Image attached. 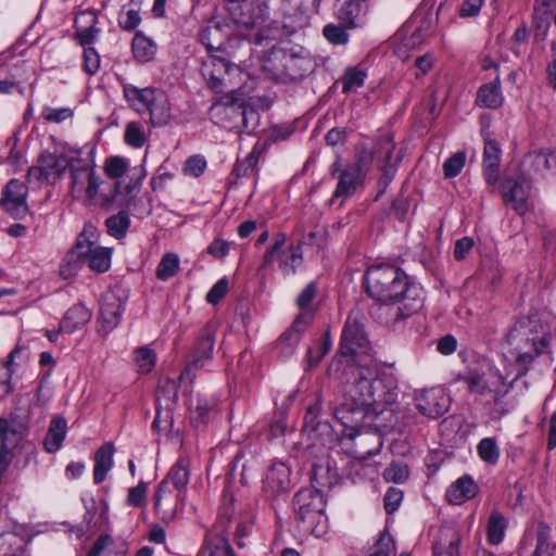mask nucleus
<instances>
[{
  "label": "nucleus",
  "mask_w": 556,
  "mask_h": 556,
  "mask_svg": "<svg viewBox=\"0 0 556 556\" xmlns=\"http://www.w3.org/2000/svg\"><path fill=\"white\" fill-rule=\"evenodd\" d=\"M291 488V469L282 462L274 463L264 480V489L271 495L287 492Z\"/></svg>",
  "instance_id": "5701e85b"
},
{
  "label": "nucleus",
  "mask_w": 556,
  "mask_h": 556,
  "mask_svg": "<svg viewBox=\"0 0 556 556\" xmlns=\"http://www.w3.org/2000/svg\"><path fill=\"white\" fill-rule=\"evenodd\" d=\"M530 190L531 182L525 175L506 178L502 187L503 200L519 215H523L529 210Z\"/></svg>",
  "instance_id": "4468645a"
},
{
  "label": "nucleus",
  "mask_w": 556,
  "mask_h": 556,
  "mask_svg": "<svg viewBox=\"0 0 556 556\" xmlns=\"http://www.w3.org/2000/svg\"><path fill=\"white\" fill-rule=\"evenodd\" d=\"M317 293V286L315 282H309L302 292L296 298V305L303 312H312L314 315V311L312 307V302L315 299Z\"/></svg>",
  "instance_id": "603ef678"
},
{
  "label": "nucleus",
  "mask_w": 556,
  "mask_h": 556,
  "mask_svg": "<svg viewBox=\"0 0 556 556\" xmlns=\"http://www.w3.org/2000/svg\"><path fill=\"white\" fill-rule=\"evenodd\" d=\"M323 34L333 45H345L349 40L348 33L342 27L333 24L326 25Z\"/></svg>",
  "instance_id": "6e6d98bb"
},
{
  "label": "nucleus",
  "mask_w": 556,
  "mask_h": 556,
  "mask_svg": "<svg viewBox=\"0 0 556 556\" xmlns=\"http://www.w3.org/2000/svg\"><path fill=\"white\" fill-rule=\"evenodd\" d=\"M478 491L475 481L468 477L457 479L446 491V497L450 503L460 505L464 502L472 498Z\"/></svg>",
  "instance_id": "c756f323"
},
{
  "label": "nucleus",
  "mask_w": 556,
  "mask_h": 556,
  "mask_svg": "<svg viewBox=\"0 0 556 556\" xmlns=\"http://www.w3.org/2000/svg\"><path fill=\"white\" fill-rule=\"evenodd\" d=\"M504 102L501 89V79L496 75L493 81L482 85L478 92L476 103L488 109H498Z\"/></svg>",
  "instance_id": "c85d7f7f"
},
{
  "label": "nucleus",
  "mask_w": 556,
  "mask_h": 556,
  "mask_svg": "<svg viewBox=\"0 0 556 556\" xmlns=\"http://www.w3.org/2000/svg\"><path fill=\"white\" fill-rule=\"evenodd\" d=\"M367 74L365 71L357 67L348 68L342 77V91L349 93L353 90L361 88Z\"/></svg>",
  "instance_id": "37998d69"
},
{
  "label": "nucleus",
  "mask_w": 556,
  "mask_h": 556,
  "mask_svg": "<svg viewBox=\"0 0 556 556\" xmlns=\"http://www.w3.org/2000/svg\"><path fill=\"white\" fill-rule=\"evenodd\" d=\"M20 346H15L9 354L7 362L0 364V397H5L13 392L12 375L14 361L22 353Z\"/></svg>",
  "instance_id": "72a5a7b5"
},
{
  "label": "nucleus",
  "mask_w": 556,
  "mask_h": 556,
  "mask_svg": "<svg viewBox=\"0 0 556 556\" xmlns=\"http://www.w3.org/2000/svg\"><path fill=\"white\" fill-rule=\"evenodd\" d=\"M205 165L203 157L193 155L186 161L184 172L186 175L199 177L204 172Z\"/></svg>",
  "instance_id": "680f3d73"
},
{
  "label": "nucleus",
  "mask_w": 556,
  "mask_h": 556,
  "mask_svg": "<svg viewBox=\"0 0 556 556\" xmlns=\"http://www.w3.org/2000/svg\"><path fill=\"white\" fill-rule=\"evenodd\" d=\"M124 94L128 103L137 111H149L153 126L166 125L170 117V103L165 92L151 88L140 89L132 85L124 86Z\"/></svg>",
  "instance_id": "423d86ee"
},
{
  "label": "nucleus",
  "mask_w": 556,
  "mask_h": 556,
  "mask_svg": "<svg viewBox=\"0 0 556 556\" xmlns=\"http://www.w3.org/2000/svg\"><path fill=\"white\" fill-rule=\"evenodd\" d=\"M506 527L505 517L498 510H493L486 526L488 541L493 545L500 544L504 539Z\"/></svg>",
  "instance_id": "4c0bfd02"
},
{
  "label": "nucleus",
  "mask_w": 556,
  "mask_h": 556,
  "mask_svg": "<svg viewBox=\"0 0 556 556\" xmlns=\"http://www.w3.org/2000/svg\"><path fill=\"white\" fill-rule=\"evenodd\" d=\"M97 23L98 16L93 11H84L76 16L75 36L81 46L89 47L97 40L100 34Z\"/></svg>",
  "instance_id": "393cba45"
},
{
  "label": "nucleus",
  "mask_w": 556,
  "mask_h": 556,
  "mask_svg": "<svg viewBox=\"0 0 556 556\" xmlns=\"http://www.w3.org/2000/svg\"><path fill=\"white\" fill-rule=\"evenodd\" d=\"M105 224L109 233L118 238L125 235L129 226V218L125 212H121L117 215L109 217Z\"/></svg>",
  "instance_id": "49530a36"
},
{
  "label": "nucleus",
  "mask_w": 556,
  "mask_h": 556,
  "mask_svg": "<svg viewBox=\"0 0 556 556\" xmlns=\"http://www.w3.org/2000/svg\"><path fill=\"white\" fill-rule=\"evenodd\" d=\"M67 432V422L63 417H54L50 421L48 432L43 439V447L48 453L58 452Z\"/></svg>",
  "instance_id": "2f4dec72"
},
{
  "label": "nucleus",
  "mask_w": 556,
  "mask_h": 556,
  "mask_svg": "<svg viewBox=\"0 0 556 556\" xmlns=\"http://www.w3.org/2000/svg\"><path fill=\"white\" fill-rule=\"evenodd\" d=\"M312 320V312H303L296 316L291 327L277 340L276 350L280 356L287 358L294 354L303 333L306 331Z\"/></svg>",
  "instance_id": "a211bd4d"
},
{
  "label": "nucleus",
  "mask_w": 556,
  "mask_h": 556,
  "mask_svg": "<svg viewBox=\"0 0 556 556\" xmlns=\"http://www.w3.org/2000/svg\"><path fill=\"white\" fill-rule=\"evenodd\" d=\"M100 66V55L92 47H86L84 50V68L89 75L98 72Z\"/></svg>",
  "instance_id": "bf43d9fd"
},
{
  "label": "nucleus",
  "mask_w": 556,
  "mask_h": 556,
  "mask_svg": "<svg viewBox=\"0 0 556 556\" xmlns=\"http://www.w3.org/2000/svg\"><path fill=\"white\" fill-rule=\"evenodd\" d=\"M293 506L296 518L305 531H309L316 536L326 533L327 517L321 492L312 488L303 489L295 494Z\"/></svg>",
  "instance_id": "0eeeda50"
},
{
  "label": "nucleus",
  "mask_w": 556,
  "mask_h": 556,
  "mask_svg": "<svg viewBox=\"0 0 556 556\" xmlns=\"http://www.w3.org/2000/svg\"><path fill=\"white\" fill-rule=\"evenodd\" d=\"M228 281L226 279L218 280L207 292L206 301L210 304H217L227 293Z\"/></svg>",
  "instance_id": "0e129e2a"
},
{
  "label": "nucleus",
  "mask_w": 556,
  "mask_h": 556,
  "mask_svg": "<svg viewBox=\"0 0 556 556\" xmlns=\"http://www.w3.org/2000/svg\"><path fill=\"white\" fill-rule=\"evenodd\" d=\"M285 241L286 236L283 233H279L276 236L275 242L267 249L264 255V266H269L276 258L279 261V256L282 253Z\"/></svg>",
  "instance_id": "4d7b16f0"
},
{
  "label": "nucleus",
  "mask_w": 556,
  "mask_h": 556,
  "mask_svg": "<svg viewBox=\"0 0 556 556\" xmlns=\"http://www.w3.org/2000/svg\"><path fill=\"white\" fill-rule=\"evenodd\" d=\"M38 161L48 176V184H54L61 178L67 168L71 169L75 157L65 154L58 155L50 152H43L40 154Z\"/></svg>",
  "instance_id": "a878e982"
},
{
  "label": "nucleus",
  "mask_w": 556,
  "mask_h": 556,
  "mask_svg": "<svg viewBox=\"0 0 556 556\" xmlns=\"http://www.w3.org/2000/svg\"><path fill=\"white\" fill-rule=\"evenodd\" d=\"M230 33L231 28L225 20L212 18L200 30L199 38L208 51H222Z\"/></svg>",
  "instance_id": "412c9836"
},
{
  "label": "nucleus",
  "mask_w": 556,
  "mask_h": 556,
  "mask_svg": "<svg viewBox=\"0 0 556 556\" xmlns=\"http://www.w3.org/2000/svg\"><path fill=\"white\" fill-rule=\"evenodd\" d=\"M402 500L403 492L397 488H390L383 498L386 511L394 513L400 507Z\"/></svg>",
  "instance_id": "052dcab7"
},
{
  "label": "nucleus",
  "mask_w": 556,
  "mask_h": 556,
  "mask_svg": "<svg viewBox=\"0 0 556 556\" xmlns=\"http://www.w3.org/2000/svg\"><path fill=\"white\" fill-rule=\"evenodd\" d=\"M551 0H543L534 8V22L538 28V36L545 37L549 28Z\"/></svg>",
  "instance_id": "a19ab883"
},
{
  "label": "nucleus",
  "mask_w": 556,
  "mask_h": 556,
  "mask_svg": "<svg viewBox=\"0 0 556 556\" xmlns=\"http://www.w3.org/2000/svg\"><path fill=\"white\" fill-rule=\"evenodd\" d=\"M147 489L148 486L144 482H140L138 485L130 488L127 496L128 505L135 507L141 506L144 502Z\"/></svg>",
  "instance_id": "e2e57ef3"
},
{
  "label": "nucleus",
  "mask_w": 556,
  "mask_h": 556,
  "mask_svg": "<svg viewBox=\"0 0 556 556\" xmlns=\"http://www.w3.org/2000/svg\"><path fill=\"white\" fill-rule=\"evenodd\" d=\"M302 264V252L301 247L291 245L287 250L282 249V253L279 256V267L282 273L287 276L295 273V269Z\"/></svg>",
  "instance_id": "58836bf2"
},
{
  "label": "nucleus",
  "mask_w": 556,
  "mask_h": 556,
  "mask_svg": "<svg viewBox=\"0 0 556 556\" xmlns=\"http://www.w3.org/2000/svg\"><path fill=\"white\" fill-rule=\"evenodd\" d=\"M330 170L333 176L338 173V184L330 200L331 204L338 199L344 201L353 195L364 185L365 176L359 173L356 167L346 165L340 169L339 161H336L330 166Z\"/></svg>",
  "instance_id": "2eb2a0df"
},
{
  "label": "nucleus",
  "mask_w": 556,
  "mask_h": 556,
  "mask_svg": "<svg viewBox=\"0 0 556 556\" xmlns=\"http://www.w3.org/2000/svg\"><path fill=\"white\" fill-rule=\"evenodd\" d=\"M214 349L213 334L205 330L198 339L195 348L191 354L190 362L181 371L179 379L181 382L191 384L195 378V370L202 368L212 358Z\"/></svg>",
  "instance_id": "f3484780"
},
{
  "label": "nucleus",
  "mask_w": 556,
  "mask_h": 556,
  "mask_svg": "<svg viewBox=\"0 0 556 556\" xmlns=\"http://www.w3.org/2000/svg\"><path fill=\"white\" fill-rule=\"evenodd\" d=\"M115 448L112 442L103 444L94 454L93 479L96 483H101L106 473L113 467V455Z\"/></svg>",
  "instance_id": "473e14b6"
},
{
  "label": "nucleus",
  "mask_w": 556,
  "mask_h": 556,
  "mask_svg": "<svg viewBox=\"0 0 556 556\" xmlns=\"http://www.w3.org/2000/svg\"><path fill=\"white\" fill-rule=\"evenodd\" d=\"M27 187L17 179H11L3 190L1 205L15 218L26 215L28 206L26 203Z\"/></svg>",
  "instance_id": "aec40b11"
},
{
  "label": "nucleus",
  "mask_w": 556,
  "mask_h": 556,
  "mask_svg": "<svg viewBox=\"0 0 556 556\" xmlns=\"http://www.w3.org/2000/svg\"><path fill=\"white\" fill-rule=\"evenodd\" d=\"M308 24L309 17L302 0H281L273 21L275 29H281L283 35L289 36L304 29Z\"/></svg>",
  "instance_id": "f8f14e48"
},
{
  "label": "nucleus",
  "mask_w": 556,
  "mask_h": 556,
  "mask_svg": "<svg viewBox=\"0 0 556 556\" xmlns=\"http://www.w3.org/2000/svg\"><path fill=\"white\" fill-rule=\"evenodd\" d=\"M408 467L404 464L392 463L383 472L388 482L403 483L408 478Z\"/></svg>",
  "instance_id": "864d4df0"
},
{
  "label": "nucleus",
  "mask_w": 556,
  "mask_h": 556,
  "mask_svg": "<svg viewBox=\"0 0 556 556\" xmlns=\"http://www.w3.org/2000/svg\"><path fill=\"white\" fill-rule=\"evenodd\" d=\"M368 294L382 304L402 303L400 314L405 317L422 307L421 290L408 282L405 273L396 266L378 264L370 266L365 276Z\"/></svg>",
  "instance_id": "f03ea898"
},
{
  "label": "nucleus",
  "mask_w": 556,
  "mask_h": 556,
  "mask_svg": "<svg viewBox=\"0 0 556 556\" xmlns=\"http://www.w3.org/2000/svg\"><path fill=\"white\" fill-rule=\"evenodd\" d=\"M126 296L123 292L110 290L102 296L98 318L99 332L109 334L121 321Z\"/></svg>",
  "instance_id": "ddd939ff"
},
{
  "label": "nucleus",
  "mask_w": 556,
  "mask_h": 556,
  "mask_svg": "<svg viewBox=\"0 0 556 556\" xmlns=\"http://www.w3.org/2000/svg\"><path fill=\"white\" fill-rule=\"evenodd\" d=\"M210 551L208 556H236L229 543L220 536H216L207 542Z\"/></svg>",
  "instance_id": "5fc2aeb1"
},
{
  "label": "nucleus",
  "mask_w": 556,
  "mask_h": 556,
  "mask_svg": "<svg viewBox=\"0 0 556 556\" xmlns=\"http://www.w3.org/2000/svg\"><path fill=\"white\" fill-rule=\"evenodd\" d=\"M201 74L212 90L224 92L231 84L232 76L240 75L241 71L226 59L211 54L203 61Z\"/></svg>",
  "instance_id": "9b49d317"
},
{
  "label": "nucleus",
  "mask_w": 556,
  "mask_h": 556,
  "mask_svg": "<svg viewBox=\"0 0 556 556\" xmlns=\"http://www.w3.org/2000/svg\"><path fill=\"white\" fill-rule=\"evenodd\" d=\"M132 53L139 62H149L156 53V45L142 31H137L132 39Z\"/></svg>",
  "instance_id": "c9c22d12"
},
{
  "label": "nucleus",
  "mask_w": 556,
  "mask_h": 556,
  "mask_svg": "<svg viewBox=\"0 0 556 556\" xmlns=\"http://www.w3.org/2000/svg\"><path fill=\"white\" fill-rule=\"evenodd\" d=\"M165 480L172 483L178 491V495H180L189 482V459L180 457L170 468Z\"/></svg>",
  "instance_id": "e433bc0d"
},
{
  "label": "nucleus",
  "mask_w": 556,
  "mask_h": 556,
  "mask_svg": "<svg viewBox=\"0 0 556 556\" xmlns=\"http://www.w3.org/2000/svg\"><path fill=\"white\" fill-rule=\"evenodd\" d=\"M365 317L352 311L342 330L340 353L353 363L354 381L348 387L342 401L334 407V418L354 438L362 428L380 429L377 419L397 399L396 383L391 375L381 372L364 329Z\"/></svg>",
  "instance_id": "f257e3e1"
},
{
  "label": "nucleus",
  "mask_w": 556,
  "mask_h": 556,
  "mask_svg": "<svg viewBox=\"0 0 556 556\" xmlns=\"http://www.w3.org/2000/svg\"><path fill=\"white\" fill-rule=\"evenodd\" d=\"M141 23L139 11L135 8H129L119 16V26L125 30H134Z\"/></svg>",
  "instance_id": "13d9d810"
},
{
  "label": "nucleus",
  "mask_w": 556,
  "mask_h": 556,
  "mask_svg": "<svg viewBox=\"0 0 556 556\" xmlns=\"http://www.w3.org/2000/svg\"><path fill=\"white\" fill-rule=\"evenodd\" d=\"M460 536L453 528L440 531L439 539L433 544V556H459Z\"/></svg>",
  "instance_id": "7c9ffc66"
},
{
  "label": "nucleus",
  "mask_w": 556,
  "mask_h": 556,
  "mask_svg": "<svg viewBox=\"0 0 556 556\" xmlns=\"http://www.w3.org/2000/svg\"><path fill=\"white\" fill-rule=\"evenodd\" d=\"M466 163V153L458 151L443 163V173L447 178L456 177L460 174Z\"/></svg>",
  "instance_id": "a18cd8bd"
},
{
  "label": "nucleus",
  "mask_w": 556,
  "mask_h": 556,
  "mask_svg": "<svg viewBox=\"0 0 556 556\" xmlns=\"http://www.w3.org/2000/svg\"><path fill=\"white\" fill-rule=\"evenodd\" d=\"M484 149L482 174L489 186L495 187L500 177L501 148L500 144L483 132Z\"/></svg>",
  "instance_id": "4be33fe9"
},
{
  "label": "nucleus",
  "mask_w": 556,
  "mask_h": 556,
  "mask_svg": "<svg viewBox=\"0 0 556 556\" xmlns=\"http://www.w3.org/2000/svg\"><path fill=\"white\" fill-rule=\"evenodd\" d=\"M111 250L97 245L87 236V231L81 232L74 249L67 253L65 262L72 265L74 269L77 268V263H87L88 266L98 273L106 271L111 266Z\"/></svg>",
  "instance_id": "9d476101"
},
{
  "label": "nucleus",
  "mask_w": 556,
  "mask_h": 556,
  "mask_svg": "<svg viewBox=\"0 0 556 556\" xmlns=\"http://www.w3.org/2000/svg\"><path fill=\"white\" fill-rule=\"evenodd\" d=\"M179 265L180 258L178 254L173 252L164 254L156 267V277L162 281L170 279L178 273Z\"/></svg>",
  "instance_id": "ea45409f"
},
{
  "label": "nucleus",
  "mask_w": 556,
  "mask_h": 556,
  "mask_svg": "<svg viewBox=\"0 0 556 556\" xmlns=\"http://www.w3.org/2000/svg\"><path fill=\"white\" fill-rule=\"evenodd\" d=\"M359 13V0H348L338 10V17L346 26H355V18Z\"/></svg>",
  "instance_id": "8fccbe9b"
},
{
  "label": "nucleus",
  "mask_w": 556,
  "mask_h": 556,
  "mask_svg": "<svg viewBox=\"0 0 556 556\" xmlns=\"http://www.w3.org/2000/svg\"><path fill=\"white\" fill-rule=\"evenodd\" d=\"M71 193L75 199H83L86 204L101 205V178L96 174L91 163L75 157L71 167Z\"/></svg>",
  "instance_id": "1a4fd4ad"
},
{
  "label": "nucleus",
  "mask_w": 556,
  "mask_h": 556,
  "mask_svg": "<svg viewBox=\"0 0 556 556\" xmlns=\"http://www.w3.org/2000/svg\"><path fill=\"white\" fill-rule=\"evenodd\" d=\"M73 114L70 108H52L49 105L43 106L41 111L42 118L50 123H62L71 118Z\"/></svg>",
  "instance_id": "3c124183"
},
{
  "label": "nucleus",
  "mask_w": 556,
  "mask_h": 556,
  "mask_svg": "<svg viewBox=\"0 0 556 556\" xmlns=\"http://www.w3.org/2000/svg\"><path fill=\"white\" fill-rule=\"evenodd\" d=\"M91 312L83 304L71 307L60 323L59 331L73 333L83 328L91 319Z\"/></svg>",
  "instance_id": "cd10ccee"
},
{
  "label": "nucleus",
  "mask_w": 556,
  "mask_h": 556,
  "mask_svg": "<svg viewBox=\"0 0 556 556\" xmlns=\"http://www.w3.org/2000/svg\"><path fill=\"white\" fill-rule=\"evenodd\" d=\"M549 334L538 320H520L509 330L503 343V355L517 366L516 377L522 376L533 359L547 350Z\"/></svg>",
  "instance_id": "7ed1b4c3"
},
{
  "label": "nucleus",
  "mask_w": 556,
  "mask_h": 556,
  "mask_svg": "<svg viewBox=\"0 0 556 556\" xmlns=\"http://www.w3.org/2000/svg\"><path fill=\"white\" fill-rule=\"evenodd\" d=\"M124 140L135 149L143 147L147 141L144 128L137 122L128 123L125 127Z\"/></svg>",
  "instance_id": "79ce46f5"
},
{
  "label": "nucleus",
  "mask_w": 556,
  "mask_h": 556,
  "mask_svg": "<svg viewBox=\"0 0 556 556\" xmlns=\"http://www.w3.org/2000/svg\"><path fill=\"white\" fill-rule=\"evenodd\" d=\"M395 143L392 136L383 135L376 141L372 149L363 146L358 147L356 162L349 165L358 168V172L365 176L374 160L377 159L378 167L381 170L379 185L382 187V191H384L393 180L400 162V159L394 162L392 161Z\"/></svg>",
  "instance_id": "39448f33"
},
{
  "label": "nucleus",
  "mask_w": 556,
  "mask_h": 556,
  "mask_svg": "<svg viewBox=\"0 0 556 556\" xmlns=\"http://www.w3.org/2000/svg\"><path fill=\"white\" fill-rule=\"evenodd\" d=\"M155 353L149 348H140L136 351L135 361L140 372H150L155 366Z\"/></svg>",
  "instance_id": "09e8293b"
},
{
  "label": "nucleus",
  "mask_w": 556,
  "mask_h": 556,
  "mask_svg": "<svg viewBox=\"0 0 556 556\" xmlns=\"http://www.w3.org/2000/svg\"><path fill=\"white\" fill-rule=\"evenodd\" d=\"M320 402L317 400L315 402L314 405H311L307 410H306V414L304 416V425L305 427L307 428H312L313 430H316L319 426V421H318V415H319V412H320Z\"/></svg>",
  "instance_id": "774afa93"
},
{
  "label": "nucleus",
  "mask_w": 556,
  "mask_h": 556,
  "mask_svg": "<svg viewBox=\"0 0 556 556\" xmlns=\"http://www.w3.org/2000/svg\"><path fill=\"white\" fill-rule=\"evenodd\" d=\"M267 13L268 8L264 2L252 0L242 5L237 23L240 27H244L247 29H258L265 22Z\"/></svg>",
  "instance_id": "bb28decb"
},
{
  "label": "nucleus",
  "mask_w": 556,
  "mask_h": 556,
  "mask_svg": "<svg viewBox=\"0 0 556 556\" xmlns=\"http://www.w3.org/2000/svg\"><path fill=\"white\" fill-rule=\"evenodd\" d=\"M477 452L483 462L492 465L496 464L500 458V448L492 438L482 439L477 445Z\"/></svg>",
  "instance_id": "c03bdc74"
},
{
  "label": "nucleus",
  "mask_w": 556,
  "mask_h": 556,
  "mask_svg": "<svg viewBox=\"0 0 556 556\" xmlns=\"http://www.w3.org/2000/svg\"><path fill=\"white\" fill-rule=\"evenodd\" d=\"M278 53H285V50H273L267 60H265L263 68L264 71L271 74L276 79L286 80V71L285 66L282 65L283 63L275 59Z\"/></svg>",
  "instance_id": "de8ad7c7"
},
{
  "label": "nucleus",
  "mask_w": 556,
  "mask_h": 556,
  "mask_svg": "<svg viewBox=\"0 0 556 556\" xmlns=\"http://www.w3.org/2000/svg\"><path fill=\"white\" fill-rule=\"evenodd\" d=\"M416 408L426 417L438 418L450 407V397L440 387L421 390L415 394Z\"/></svg>",
  "instance_id": "dca6fc26"
},
{
  "label": "nucleus",
  "mask_w": 556,
  "mask_h": 556,
  "mask_svg": "<svg viewBox=\"0 0 556 556\" xmlns=\"http://www.w3.org/2000/svg\"><path fill=\"white\" fill-rule=\"evenodd\" d=\"M275 59L283 63L286 80H299L312 70L309 58L298 54L292 50H285V53H278Z\"/></svg>",
  "instance_id": "b1692460"
},
{
  "label": "nucleus",
  "mask_w": 556,
  "mask_h": 556,
  "mask_svg": "<svg viewBox=\"0 0 556 556\" xmlns=\"http://www.w3.org/2000/svg\"><path fill=\"white\" fill-rule=\"evenodd\" d=\"M470 393L479 396H492L495 401L505 393V378L488 359H481L470 366L463 377Z\"/></svg>",
  "instance_id": "6e6552de"
},
{
  "label": "nucleus",
  "mask_w": 556,
  "mask_h": 556,
  "mask_svg": "<svg viewBox=\"0 0 556 556\" xmlns=\"http://www.w3.org/2000/svg\"><path fill=\"white\" fill-rule=\"evenodd\" d=\"M104 172L114 184L111 193L101 198V206H110L113 203L129 206L147 175L144 167H129L125 157L111 156L105 160Z\"/></svg>",
  "instance_id": "20e7f679"
},
{
  "label": "nucleus",
  "mask_w": 556,
  "mask_h": 556,
  "mask_svg": "<svg viewBox=\"0 0 556 556\" xmlns=\"http://www.w3.org/2000/svg\"><path fill=\"white\" fill-rule=\"evenodd\" d=\"M483 0H464L459 7L462 17H472L479 14Z\"/></svg>",
  "instance_id": "338daca9"
},
{
  "label": "nucleus",
  "mask_w": 556,
  "mask_h": 556,
  "mask_svg": "<svg viewBox=\"0 0 556 556\" xmlns=\"http://www.w3.org/2000/svg\"><path fill=\"white\" fill-rule=\"evenodd\" d=\"M212 112L214 116L227 119L229 125L225 126L229 128H238L239 124L248 128V114L255 117L254 109L239 101L217 102L212 106Z\"/></svg>",
  "instance_id": "6ab92c4d"
},
{
  "label": "nucleus",
  "mask_w": 556,
  "mask_h": 556,
  "mask_svg": "<svg viewBox=\"0 0 556 556\" xmlns=\"http://www.w3.org/2000/svg\"><path fill=\"white\" fill-rule=\"evenodd\" d=\"M526 162L535 173L556 169V150L528 153Z\"/></svg>",
  "instance_id": "f704fd0d"
},
{
  "label": "nucleus",
  "mask_w": 556,
  "mask_h": 556,
  "mask_svg": "<svg viewBox=\"0 0 556 556\" xmlns=\"http://www.w3.org/2000/svg\"><path fill=\"white\" fill-rule=\"evenodd\" d=\"M28 181L36 188H39L43 182H48V176L39 161L28 169Z\"/></svg>",
  "instance_id": "69168bd1"
}]
</instances>
